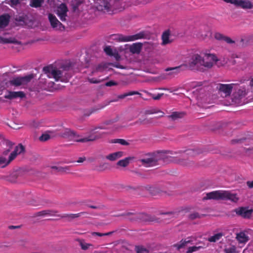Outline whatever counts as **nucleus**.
Returning <instances> with one entry per match:
<instances>
[{"label": "nucleus", "mask_w": 253, "mask_h": 253, "mask_svg": "<svg viewBox=\"0 0 253 253\" xmlns=\"http://www.w3.org/2000/svg\"><path fill=\"white\" fill-rule=\"evenodd\" d=\"M218 59L215 54H206L204 57L196 54H194L189 62L187 67L192 70L200 72H204L206 69H210L212 67L214 64L218 67L221 65L218 63Z\"/></svg>", "instance_id": "f257e3e1"}, {"label": "nucleus", "mask_w": 253, "mask_h": 253, "mask_svg": "<svg viewBox=\"0 0 253 253\" xmlns=\"http://www.w3.org/2000/svg\"><path fill=\"white\" fill-rule=\"evenodd\" d=\"M122 0H97L96 8L104 13L112 14L123 9Z\"/></svg>", "instance_id": "f03ea898"}, {"label": "nucleus", "mask_w": 253, "mask_h": 253, "mask_svg": "<svg viewBox=\"0 0 253 253\" xmlns=\"http://www.w3.org/2000/svg\"><path fill=\"white\" fill-rule=\"evenodd\" d=\"M203 200H229L233 203H237L239 198L236 194L231 193L229 191L216 190L207 193Z\"/></svg>", "instance_id": "7ed1b4c3"}, {"label": "nucleus", "mask_w": 253, "mask_h": 253, "mask_svg": "<svg viewBox=\"0 0 253 253\" xmlns=\"http://www.w3.org/2000/svg\"><path fill=\"white\" fill-rule=\"evenodd\" d=\"M24 150V147L20 144L10 154L8 159H6L4 156L0 155V168H5L16 158L17 155L22 153Z\"/></svg>", "instance_id": "20e7f679"}, {"label": "nucleus", "mask_w": 253, "mask_h": 253, "mask_svg": "<svg viewBox=\"0 0 253 253\" xmlns=\"http://www.w3.org/2000/svg\"><path fill=\"white\" fill-rule=\"evenodd\" d=\"M226 3L233 4L237 7L244 9H253V3L250 0H223Z\"/></svg>", "instance_id": "39448f33"}, {"label": "nucleus", "mask_w": 253, "mask_h": 253, "mask_svg": "<svg viewBox=\"0 0 253 253\" xmlns=\"http://www.w3.org/2000/svg\"><path fill=\"white\" fill-rule=\"evenodd\" d=\"M33 74H30L24 77H18L13 78L9 81L11 85L19 86L21 85L27 84L34 78Z\"/></svg>", "instance_id": "423d86ee"}, {"label": "nucleus", "mask_w": 253, "mask_h": 253, "mask_svg": "<svg viewBox=\"0 0 253 253\" xmlns=\"http://www.w3.org/2000/svg\"><path fill=\"white\" fill-rule=\"evenodd\" d=\"M43 71L48 78L53 77L56 81H58L62 75L61 71L50 66L44 67Z\"/></svg>", "instance_id": "0eeeda50"}, {"label": "nucleus", "mask_w": 253, "mask_h": 253, "mask_svg": "<svg viewBox=\"0 0 253 253\" xmlns=\"http://www.w3.org/2000/svg\"><path fill=\"white\" fill-rule=\"evenodd\" d=\"M232 212H235L236 215L243 218H250L253 212V210L249 209L248 207H241L234 209Z\"/></svg>", "instance_id": "6e6552de"}, {"label": "nucleus", "mask_w": 253, "mask_h": 253, "mask_svg": "<svg viewBox=\"0 0 253 253\" xmlns=\"http://www.w3.org/2000/svg\"><path fill=\"white\" fill-rule=\"evenodd\" d=\"M68 11L67 5L65 3H61L57 7L56 14L62 21L65 22L66 21Z\"/></svg>", "instance_id": "1a4fd4ad"}, {"label": "nucleus", "mask_w": 253, "mask_h": 253, "mask_svg": "<svg viewBox=\"0 0 253 253\" xmlns=\"http://www.w3.org/2000/svg\"><path fill=\"white\" fill-rule=\"evenodd\" d=\"M160 158L157 155H152L150 157L141 159L139 161L142 165L146 167H153L157 165Z\"/></svg>", "instance_id": "9d476101"}, {"label": "nucleus", "mask_w": 253, "mask_h": 253, "mask_svg": "<svg viewBox=\"0 0 253 253\" xmlns=\"http://www.w3.org/2000/svg\"><path fill=\"white\" fill-rule=\"evenodd\" d=\"M101 137V134L99 135H91L87 137L80 138V136L78 135L75 132L73 131V135H71L70 139L76 142H85L88 141H94Z\"/></svg>", "instance_id": "9b49d317"}, {"label": "nucleus", "mask_w": 253, "mask_h": 253, "mask_svg": "<svg viewBox=\"0 0 253 253\" xmlns=\"http://www.w3.org/2000/svg\"><path fill=\"white\" fill-rule=\"evenodd\" d=\"M48 18L51 27L53 29L60 31H64L65 26L57 19L56 16L52 13H49Z\"/></svg>", "instance_id": "f8f14e48"}, {"label": "nucleus", "mask_w": 253, "mask_h": 253, "mask_svg": "<svg viewBox=\"0 0 253 253\" xmlns=\"http://www.w3.org/2000/svg\"><path fill=\"white\" fill-rule=\"evenodd\" d=\"M127 42L134 41L139 39H148L150 37V33L145 31H142L133 35L126 36Z\"/></svg>", "instance_id": "ddd939ff"}, {"label": "nucleus", "mask_w": 253, "mask_h": 253, "mask_svg": "<svg viewBox=\"0 0 253 253\" xmlns=\"http://www.w3.org/2000/svg\"><path fill=\"white\" fill-rule=\"evenodd\" d=\"M234 84H219L217 86V88L220 92L224 94L225 97L229 96L230 95Z\"/></svg>", "instance_id": "4468645a"}, {"label": "nucleus", "mask_w": 253, "mask_h": 253, "mask_svg": "<svg viewBox=\"0 0 253 253\" xmlns=\"http://www.w3.org/2000/svg\"><path fill=\"white\" fill-rule=\"evenodd\" d=\"M134 216V218H138V221L143 222L158 221V219L155 216L145 213H137Z\"/></svg>", "instance_id": "2eb2a0df"}, {"label": "nucleus", "mask_w": 253, "mask_h": 253, "mask_svg": "<svg viewBox=\"0 0 253 253\" xmlns=\"http://www.w3.org/2000/svg\"><path fill=\"white\" fill-rule=\"evenodd\" d=\"M145 188L152 195H157L165 192V189L158 186L147 185Z\"/></svg>", "instance_id": "dca6fc26"}, {"label": "nucleus", "mask_w": 253, "mask_h": 253, "mask_svg": "<svg viewBox=\"0 0 253 253\" xmlns=\"http://www.w3.org/2000/svg\"><path fill=\"white\" fill-rule=\"evenodd\" d=\"M25 97V94L23 91H8V94H5L4 97L8 99H13L17 98H23Z\"/></svg>", "instance_id": "f3484780"}, {"label": "nucleus", "mask_w": 253, "mask_h": 253, "mask_svg": "<svg viewBox=\"0 0 253 253\" xmlns=\"http://www.w3.org/2000/svg\"><path fill=\"white\" fill-rule=\"evenodd\" d=\"M192 238V237H188L186 239H182L179 242L174 244L173 246L179 251L185 248L188 244H192L193 242Z\"/></svg>", "instance_id": "a211bd4d"}, {"label": "nucleus", "mask_w": 253, "mask_h": 253, "mask_svg": "<svg viewBox=\"0 0 253 253\" xmlns=\"http://www.w3.org/2000/svg\"><path fill=\"white\" fill-rule=\"evenodd\" d=\"M58 213V211L55 210H43L34 214L35 216H57V213Z\"/></svg>", "instance_id": "6ab92c4d"}, {"label": "nucleus", "mask_w": 253, "mask_h": 253, "mask_svg": "<svg viewBox=\"0 0 253 253\" xmlns=\"http://www.w3.org/2000/svg\"><path fill=\"white\" fill-rule=\"evenodd\" d=\"M73 131H71L68 128H63L62 130L57 131L55 136L70 139L71 135H73Z\"/></svg>", "instance_id": "aec40b11"}, {"label": "nucleus", "mask_w": 253, "mask_h": 253, "mask_svg": "<svg viewBox=\"0 0 253 253\" xmlns=\"http://www.w3.org/2000/svg\"><path fill=\"white\" fill-rule=\"evenodd\" d=\"M187 65L182 64V65L177 66V67L170 68H167L166 70L167 71H172V72L170 73V74H177L181 71L186 70L187 69Z\"/></svg>", "instance_id": "412c9836"}, {"label": "nucleus", "mask_w": 253, "mask_h": 253, "mask_svg": "<svg viewBox=\"0 0 253 253\" xmlns=\"http://www.w3.org/2000/svg\"><path fill=\"white\" fill-rule=\"evenodd\" d=\"M214 38L215 39L218 41H223L227 43H233L235 42L232 40L230 38L224 36L223 35L216 33L214 35Z\"/></svg>", "instance_id": "4be33fe9"}, {"label": "nucleus", "mask_w": 253, "mask_h": 253, "mask_svg": "<svg viewBox=\"0 0 253 253\" xmlns=\"http://www.w3.org/2000/svg\"><path fill=\"white\" fill-rule=\"evenodd\" d=\"M10 16L8 14L0 16V28L6 27L9 24Z\"/></svg>", "instance_id": "5701e85b"}, {"label": "nucleus", "mask_w": 253, "mask_h": 253, "mask_svg": "<svg viewBox=\"0 0 253 253\" xmlns=\"http://www.w3.org/2000/svg\"><path fill=\"white\" fill-rule=\"evenodd\" d=\"M124 153L122 151H118L109 154L106 156V158L111 161H114L121 158L124 156Z\"/></svg>", "instance_id": "b1692460"}, {"label": "nucleus", "mask_w": 253, "mask_h": 253, "mask_svg": "<svg viewBox=\"0 0 253 253\" xmlns=\"http://www.w3.org/2000/svg\"><path fill=\"white\" fill-rule=\"evenodd\" d=\"M110 39L118 42H127L126 36L122 34H112L110 35Z\"/></svg>", "instance_id": "393cba45"}, {"label": "nucleus", "mask_w": 253, "mask_h": 253, "mask_svg": "<svg viewBox=\"0 0 253 253\" xmlns=\"http://www.w3.org/2000/svg\"><path fill=\"white\" fill-rule=\"evenodd\" d=\"M202 245H199V246H192L188 248L186 253H192L195 252H197L201 249H204L206 248L208 245V244H205V243H201Z\"/></svg>", "instance_id": "a878e982"}, {"label": "nucleus", "mask_w": 253, "mask_h": 253, "mask_svg": "<svg viewBox=\"0 0 253 253\" xmlns=\"http://www.w3.org/2000/svg\"><path fill=\"white\" fill-rule=\"evenodd\" d=\"M142 44L140 42L133 43L129 48L130 51L132 53L138 54L140 53Z\"/></svg>", "instance_id": "bb28decb"}, {"label": "nucleus", "mask_w": 253, "mask_h": 253, "mask_svg": "<svg viewBox=\"0 0 253 253\" xmlns=\"http://www.w3.org/2000/svg\"><path fill=\"white\" fill-rule=\"evenodd\" d=\"M185 153L186 155L189 157H194L201 153V151L198 149H188L183 151H180L179 153Z\"/></svg>", "instance_id": "cd10ccee"}, {"label": "nucleus", "mask_w": 253, "mask_h": 253, "mask_svg": "<svg viewBox=\"0 0 253 253\" xmlns=\"http://www.w3.org/2000/svg\"><path fill=\"white\" fill-rule=\"evenodd\" d=\"M177 163L181 166L187 167H191L195 166L194 162L190 160L179 159L178 160Z\"/></svg>", "instance_id": "c85d7f7f"}, {"label": "nucleus", "mask_w": 253, "mask_h": 253, "mask_svg": "<svg viewBox=\"0 0 253 253\" xmlns=\"http://www.w3.org/2000/svg\"><path fill=\"white\" fill-rule=\"evenodd\" d=\"M236 239L240 243H245L248 241V237L244 232H240L236 236Z\"/></svg>", "instance_id": "c756f323"}, {"label": "nucleus", "mask_w": 253, "mask_h": 253, "mask_svg": "<svg viewBox=\"0 0 253 253\" xmlns=\"http://www.w3.org/2000/svg\"><path fill=\"white\" fill-rule=\"evenodd\" d=\"M185 114V113L182 112H174L170 115L168 116V118H170L173 121H175L177 119L183 118Z\"/></svg>", "instance_id": "7c9ffc66"}, {"label": "nucleus", "mask_w": 253, "mask_h": 253, "mask_svg": "<svg viewBox=\"0 0 253 253\" xmlns=\"http://www.w3.org/2000/svg\"><path fill=\"white\" fill-rule=\"evenodd\" d=\"M132 159H133L132 157H126V158H125L124 159L121 160L117 162V165L119 166H121L122 167H124V168L126 167L129 165L130 161Z\"/></svg>", "instance_id": "2f4dec72"}, {"label": "nucleus", "mask_w": 253, "mask_h": 253, "mask_svg": "<svg viewBox=\"0 0 253 253\" xmlns=\"http://www.w3.org/2000/svg\"><path fill=\"white\" fill-rule=\"evenodd\" d=\"M44 0H30L29 5L32 7L39 8L42 6Z\"/></svg>", "instance_id": "473e14b6"}, {"label": "nucleus", "mask_w": 253, "mask_h": 253, "mask_svg": "<svg viewBox=\"0 0 253 253\" xmlns=\"http://www.w3.org/2000/svg\"><path fill=\"white\" fill-rule=\"evenodd\" d=\"M224 236V234L223 233L220 232V233H218L217 234H215L214 235H213V236L209 237L208 239V240L210 242H215L217 241H218L219 240H220L222 237H223Z\"/></svg>", "instance_id": "72a5a7b5"}, {"label": "nucleus", "mask_w": 253, "mask_h": 253, "mask_svg": "<svg viewBox=\"0 0 253 253\" xmlns=\"http://www.w3.org/2000/svg\"><path fill=\"white\" fill-rule=\"evenodd\" d=\"M170 33L169 31L164 32L162 36V39L163 44H167L169 43L170 41L169 40Z\"/></svg>", "instance_id": "f704fd0d"}, {"label": "nucleus", "mask_w": 253, "mask_h": 253, "mask_svg": "<svg viewBox=\"0 0 253 253\" xmlns=\"http://www.w3.org/2000/svg\"><path fill=\"white\" fill-rule=\"evenodd\" d=\"M0 43H17L18 42L14 38H4L0 36Z\"/></svg>", "instance_id": "c9c22d12"}, {"label": "nucleus", "mask_w": 253, "mask_h": 253, "mask_svg": "<svg viewBox=\"0 0 253 253\" xmlns=\"http://www.w3.org/2000/svg\"><path fill=\"white\" fill-rule=\"evenodd\" d=\"M161 113V114L160 115V117H163L164 115V113L161 111L157 108H152L150 109H148L145 111V114L146 115H151L156 113Z\"/></svg>", "instance_id": "e433bc0d"}, {"label": "nucleus", "mask_w": 253, "mask_h": 253, "mask_svg": "<svg viewBox=\"0 0 253 253\" xmlns=\"http://www.w3.org/2000/svg\"><path fill=\"white\" fill-rule=\"evenodd\" d=\"M57 217L60 218H65L68 221H71L74 219L73 213L60 214L57 213Z\"/></svg>", "instance_id": "4c0bfd02"}, {"label": "nucleus", "mask_w": 253, "mask_h": 253, "mask_svg": "<svg viewBox=\"0 0 253 253\" xmlns=\"http://www.w3.org/2000/svg\"><path fill=\"white\" fill-rule=\"evenodd\" d=\"M69 166H65V167H53L52 169H56L58 171L64 173H69L70 170Z\"/></svg>", "instance_id": "58836bf2"}, {"label": "nucleus", "mask_w": 253, "mask_h": 253, "mask_svg": "<svg viewBox=\"0 0 253 253\" xmlns=\"http://www.w3.org/2000/svg\"><path fill=\"white\" fill-rule=\"evenodd\" d=\"M137 213H132V212H126L124 213L121 215L122 216H126V218L128 219L131 220V221H138V218H134V215L136 214Z\"/></svg>", "instance_id": "ea45409f"}, {"label": "nucleus", "mask_w": 253, "mask_h": 253, "mask_svg": "<svg viewBox=\"0 0 253 253\" xmlns=\"http://www.w3.org/2000/svg\"><path fill=\"white\" fill-rule=\"evenodd\" d=\"M136 94L140 95H141V93H140L139 92H138L137 91H129L128 92L125 93L123 94L120 95L118 96V97L119 99H123V98H125V97H126V96L133 95H136Z\"/></svg>", "instance_id": "a19ab883"}, {"label": "nucleus", "mask_w": 253, "mask_h": 253, "mask_svg": "<svg viewBox=\"0 0 253 253\" xmlns=\"http://www.w3.org/2000/svg\"><path fill=\"white\" fill-rule=\"evenodd\" d=\"M205 215V214H200L198 212H195L189 215V218L191 220H194L196 218H201Z\"/></svg>", "instance_id": "79ce46f5"}, {"label": "nucleus", "mask_w": 253, "mask_h": 253, "mask_svg": "<svg viewBox=\"0 0 253 253\" xmlns=\"http://www.w3.org/2000/svg\"><path fill=\"white\" fill-rule=\"evenodd\" d=\"M79 243L82 249L83 250H86L90 247L92 246L91 244L86 243L84 240H80Z\"/></svg>", "instance_id": "37998d69"}, {"label": "nucleus", "mask_w": 253, "mask_h": 253, "mask_svg": "<svg viewBox=\"0 0 253 253\" xmlns=\"http://www.w3.org/2000/svg\"><path fill=\"white\" fill-rule=\"evenodd\" d=\"M104 51L109 56H112L114 55V53L110 46H105L104 48Z\"/></svg>", "instance_id": "c03bdc74"}, {"label": "nucleus", "mask_w": 253, "mask_h": 253, "mask_svg": "<svg viewBox=\"0 0 253 253\" xmlns=\"http://www.w3.org/2000/svg\"><path fill=\"white\" fill-rule=\"evenodd\" d=\"M50 138V135L49 134L45 133L42 134L39 138V139L42 141H45Z\"/></svg>", "instance_id": "a18cd8bd"}, {"label": "nucleus", "mask_w": 253, "mask_h": 253, "mask_svg": "<svg viewBox=\"0 0 253 253\" xmlns=\"http://www.w3.org/2000/svg\"><path fill=\"white\" fill-rule=\"evenodd\" d=\"M74 219L79 218L82 216L87 217L88 213L87 212H81L78 213H73Z\"/></svg>", "instance_id": "49530a36"}, {"label": "nucleus", "mask_w": 253, "mask_h": 253, "mask_svg": "<svg viewBox=\"0 0 253 253\" xmlns=\"http://www.w3.org/2000/svg\"><path fill=\"white\" fill-rule=\"evenodd\" d=\"M111 234V232L102 233H100V232H94L92 233V235H93V236L96 235V236H99V237L110 235Z\"/></svg>", "instance_id": "de8ad7c7"}, {"label": "nucleus", "mask_w": 253, "mask_h": 253, "mask_svg": "<svg viewBox=\"0 0 253 253\" xmlns=\"http://www.w3.org/2000/svg\"><path fill=\"white\" fill-rule=\"evenodd\" d=\"M151 97L154 99V100H159L161 97L164 95V93H158L157 95H155L154 94H151Z\"/></svg>", "instance_id": "09e8293b"}, {"label": "nucleus", "mask_w": 253, "mask_h": 253, "mask_svg": "<svg viewBox=\"0 0 253 253\" xmlns=\"http://www.w3.org/2000/svg\"><path fill=\"white\" fill-rule=\"evenodd\" d=\"M97 110H98V109L92 108V109H90V110L86 111L84 112V116H89L91 114L95 112Z\"/></svg>", "instance_id": "8fccbe9b"}, {"label": "nucleus", "mask_w": 253, "mask_h": 253, "mask_svg": "<svg viewBox=\"0 0 253 253\" xmlns=\"http://www.w3.org/2000/svg\"><path fill=\"white\" fill-rule=\"evenodd\" d=\"M137 253H149V252L147 250L142 247H137Z\"/></svg>", "instance_id": "3c124183"}, {"label": "nucleus", "mask_w": 253, "mask_h": 253, "mask_svg": "<svg viewBox=\"0 0 253 253\" xmlns=\"http://www.w3.org/2000/svg\"><path fill=\"white\" fill-rule=\"evenodd\" d=\"M105 68V66L102 64H99L95 69V71L96 72H101Z\"/></svg>", "instance_id": "603ef678"}, {"label": "nucleus", "mask_w": 253, "mask_h": 253, "mask_svg": "<svg viewBox=\"0 0 253 253\" xmlns=\"http://www.w3.org/2000/svg\"><path fill=\"white\" fill-rule=\"evenodd\" d=\"M118 83L114 81H110L105 83V85L107 86H112L113 85H117Z\"/></svg>", "instance_id": "864d4df0"}, {"label": "nucleus", "mask_w": 253, "mask_h": 253, "mask_svg": "<svg viewBox=\"0 0 253 253\" xmlns=\"http://www.w3.org/2000/svg\"><path fill=\"white\" fill-rule=\"evenodd\" d=\"M176 212L173 211L167 212H162L161 214L162 215H168L170 216V218L174 217V215L175 214Z\"/></svg>", "instance_id": "5fc2aeb1"}, {"label": "nucleus", "mask_w": 253, "mask_h": 253, "mask_svg": "<svg viewBox=\"0 0 253 253\" xmlns=\"http://www.w3.org/2000/svg\"><path fill=\"white\" fill-rule=\"evenodd\" d=\"M11 149H10V147H8V148H7L6 150H0V151H1V153H2V156L5 157L9 153V152L11 151Z\"/></svg>", "instance_id": "6e6d98bb"}, {"label": "nucleus", "mask_w": 253, "mask_h": 253, "mask_svg": "<svg viewBox=\"0 0 253 253\" xmlns=\"http://www.w3.org/2000/svg\"><path fill=\"white\" fill-rule=\"evenodd\" d=\"M235 248L234 247L225 249L224 252L225 253H234L235 252Z\"/></svg>", "instance_id": "4d7b16f0"}, {"label": "nucleus", "mask_w": 253, "mask_h": 253, "mask_svg": "<svg viewBox=\"0 0 253 253\" xmlns=\"http://www.w3.org/2000/svg\"><path fill=\"white\" fill-rule=\"evenodd\" d=\"M89 83L91 84H98L100 83V81L95 78H91L88 79Z\"/></svg>", "instance_id": "13d9d810"}, {"label": "nucleus", "mask_w": 253, "mask_h": 253, "mask_svg": "<svg viewBox=\"0 0 253 253\" xmlns=\"http://www.w3.org/2000/svg\"><path fill=\"white\" fill-rule=\"evenodd\" d=\"M119 144H120L122 145H125V146L129 145V143L127 142L126 140H125L124 139H120Z\"/></svg>", "instance_id": "bf43d9fd"}, {"label": "nucleus", "mask_w": 253, "mask_h": 253, "mask_svg": "<svg viewBox=\"0 0 253 253\" xmlns=\"http://www.w3.org/2000/svg\"><path fill=\"white\" fill-rule=\"evenodd\" d=\"M20 0H10V4L11 5H16L19 3Z\"/></svg>", "instance_id": "052dcab7"}, {"label": "nucleus", "mask_w": 253, "mask_h": 253, "mask_svg": "<svg viewBox=\"0 0 253 253\" xmlns=\"http://www.w3.org/2000/svg\"><path fill=\"white\" fill-rule=\"evenodd\" d=\"M247 185L250 188H253V181H248L247 182Z\"/></svg>", "instance_id": "680f3d73"}, {"label": "nucleus", "mask_w": 253, "mask_h": 253, "mask_svg": "<svg viewBox=\"0 0 253 253\" xmlns=\"http://www.w3.org/2000/svg\"><path fill=\"white\" fill-rule=\"evenodd\" d=\"M120 139H114L111 140L110 142L112 143H120Z\"/></svg>", "instance_id": "e2e57ef3"}, {"label": "nucleus", "mask_w": 253, "mask_h": 253, "mask_svg": "<svg viewBox=\"0 0 253 253\" xmlns=\"http://www.w3.org/2000/svg\"><path fill=\"white\" fill-rule=\"evenodd\" d=\"M85 160V157H80L79 158L78 161H77L78 163H81L84 162Z\"/></svg>", "instance_id": "0e129e2a"}, {"label": "nucleus", "mask_w": 253, "mask_h": 253, "mask_svg": "<svg viewBox=\"0 0 253 253\" xmlns=\"http://www.w3.org/2000/svg\"><path fill=\"white\" fill-rule=\"evenodd\" d=\"M108 164L107 163H103V164H100V166H99V168L101 169H103V168H107V166Z\"/></svg>", "instance_id": "69168bd1"}, {"label": "nucleus", "mask_w": 253, "mask_h": 253, "mask_svg": "<svg viewBox=\"0 0 253 253\" xmlns=\"http://www.w3.org/2000/svg\"><path fill=\"white\" fill-rule=\"evenodd\" d=\"M87 207H88L91 209H100V207H99V206H91V205H87Z\"/></svg>", "instance_id": "338daca9"}, {"label": "nucleus", "mask_w": 253, "mask_h": 253, "mask_svg": "<svg viewBox=\"0 0 253 253\" xmlns=\"http://www.w3.org/2000/svg\"><path fill=\"white\" fill-rule=\"evenodd\" d=\"M78 6H79V5L77 3L76 4L73 5L72 8H73V11H75L76 10V9H78Z\"/></svg>", "instance_id": "774afa93"}]
</instances>
